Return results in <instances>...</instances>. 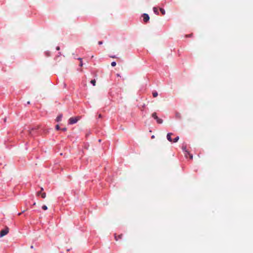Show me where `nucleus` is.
Instances as JSON below:
<instances>
[{
    "label": "nucleus",
    "instance_id": "nucleus-7",
    "mask_svg": "<svg viewBox=\"0 0 253 253\" xmlns=\"http://www.w3.org/2000/svg\"><path fill=\"white\" fill-rule=\"evenodd\" d=\"M153 9L154 12L156 14L158 15L159 14V11H158V8L156 7H154Z\"/></svg>",
    "mask_w": 253,
    "mask_h": 253
},
{
    "label": "nucleus",
    "instance_id": "nucleus-19",
    "mask_svg": "<svg viewBox=\"0 0 253 253\" xmlns=\"http://www.w3.org/2000/svg\"><path fill=\"white\" fill-rule=\"evenodd\" d=\"M35 129V128H33L31 130H29V132H30V133H31L32 131V130H34Z\"/></svg>",
    "mask_w": 253,
    "mask_h": 253
},
{
    "label": "nucleus",
    "instance_id": "nucleus-24",
    "mask_svg": "<svg viewBox=\"0 0 253 253\" xmlns=\"http://www.w3.org/2000/svg\"><path fill=\"white\" fill-rule=\"evenodd\" d=\"M43 190V188L42 187V188H41V191L42 192V191Z\"/></svg>",
    "mask_w": 253,
    "mask_h": 253
},
{
    "label": "nucleus",
    "instance_id": "nucleus-30",
    "mask_svg": "<svg viewBox=\"0 0 253 253\" xmlns=\"http://www.w3.org/2000/svg\"><path fill=\"white\" fill-rule=\"evenodd\" d=\"M27 103H28V104H30V101H28V102H27Z\"/></svg>",
    "mask_w": 253,
    "mask_h": 253
},
{
    "label": "nucleus",
    "instance_id": "nucleus-14",
    "mask_svg": "<svg viewBox=\"0 0 253 253\" xmlns=\"http://www.w3.org/2000/svg\"><path fill=\"white\" fill-rule=\"evenodd\" d=\"M191 154L189 153V152L187 151H185V157H187L188 156H189Z\"/></svg>",
    "mask_w": 253,
    "mask_h": 253
},
{
    "label": "nucleus",
    "instance_id": "nucleus-15",
    "mask_svg": "<svg viewBox=\"0 0 253 253\" xmlns=\"http://www.w3.org/2000/svg\"><path fill=\"white\" fill-rule=\"evenodd\" d=\"M42 209L43 210H46L47 209V207L46 206L43 205V206H42Z\"/></svg>",
    "mask_w": 253,
    "mask_h": 253
},
{
    "label": "nucleus",
    "instance_id": "nucleus-16",
    "mask_svg": "<svg viewBox=\"0 0 253 253\" xmlns=\"http://www.w3.org/2000/svg\"><path fill=\"white\" fill-rule=\"evenodd\" d=\"M56 129L57 130H59V129H60L59 126L58 125H57L56 126Z\"/></svg>",
    "mask_w": 253,
    "mask_h": 253
},
{
    "label": "nucleus",
    "instance_id": "nucleus-3",
    "mask_svg": "<svg viewBox=\"0 0 253 253\" xmlns=\"http://www.w3.org/2000/svg\"><path fill=\"white\" fill-rule=\"evenodd\" d=\"M9 232V229L8 227H6L4 229L2 230L0 232V237H2L6 235Z\"/></svg>",
    "mask_w": 253,
    "mask_h": 253
},
{
    "label": "nucleus",
    "instance_id": "nucleus-33",
    "mask_svg": "<svg viewBox=\"0 0 253 253\" xmlns=\"http://www.w3.org/2000/svg\"><path fill=\"white\" fill-rule=\"evenodd\" d=\"M21 213H19L18 214V215H21Z\"/></svg>",
    "mask_w": 253,
    "mask_h": 253
},
{
    "label": "nucleus",
    "instance_id": "nucleus-10",
    "mask_svg": "<svg viewBox=\"0 0 253 253\" xmlns=\"http://www.w3.org/2000/svg\"><path fill=\"white\" fill-rule=\"evenodd\" d=\"M90 83H91V84H93V85L95 86V84H96V81H95V80H92L90 81Z\"/></svg>",
    "mask_w": 253,
    "mask_h": 253
},
{
    "label": "nucleus",
    "instance_id": "nucleus-18",
    "mask_svg": "<svg viewBox=\"0 0 253 253\" xmlns=\"http://www.w3.org/2000/svg\"><path fill=\"white\" fill-rule=\"evenodd\" d=\"M189 156V157H190V159H193V156H192V155L190 154Z\"/></svg>",
    "mask_w": 253,
    "mask_h": 253
},
{
    "label": "nucleus",
    "instance_id": "nucleus-13",
    "mask_svg": "<svg viewBox=\"0 0 253 253\" xmlns=\"http://www.w3.org/2000/svg\"><path fill=\"white\" fill-rule=\"evenodd\" d=\"M158 94L157 92H153V96L154 97H156L158 96Z\"/></svg>",
    "mask_w": 253,
    "mask_h": 253
},
{
    "label": "nucleus",
    "instance_id": "nucleus-17",
    "mask_svg": "<svg viewBox=\"0 0 253 253\" xmlns=\"http://www.w3.org/2000/svg\"><path fill=\"white\" fill-rule=\"evenodd\" d=\"M42 192L40 191L37 193V196H39L40 195H41Z\"/></svg>",
    "mask_w": 253,
    "mask_h": 253
},
{
    "label": "nucleus",
    "instance_id": "nucleus-11",
    "mask_svg": "<svg viewBox=\"0 0 253 253\" xmlns=\"http://www.w3.org/2000/svg\"><path fill=\"white\" fill-rule=\"evenodd\" d=\"M179 137L178 136H177L176 137H175L173 140H172V142H176L178 140H179Z\"/></svg>",
    "mask_w": 253,
    "mask_h": 253
},
{
    "label": "nucleus",
    "instance_id": "nucleus-12",
    "mask_svg": "<svg viewBox=\"0 0 253 253\" xmlns=\"http://www.w3.org/2000/svg\"><path fill=\"white\" fill-rule=\"evenodd\" d=\"M41 197L42 198H45L46 197V193H42L41 194Z\"/></svg>",
    "mask_w": 253,
    "mask_h": 253
},
{
    "label": "nucleus",
    "instance_id": "nucleus-8",
    "mask_svg": "<svg viewBox=\"0 0 253 253\" xmlns=\"http://www.w3.org/2000/svg\"><path fill=\"white\" fill-rule=\"evenodd\" d=\"M62 117V115H60L58 116L56 118V121L57 122H60L61 120Z\"/></svg>",
    "mask_w": 253,
    "mask_h": 253
},
{
    "label": "nucleus",
    "instance_id": "nucleus-26",
    "mask_svg": "<svg viewBox=\"0 0 253 253\" xmlns=\"http://www.w3.org/2000/svg\"><path fill=\"white\" fill-rule=\"evenodd\" d=\"M82 65H83L82 64H80V67L81 68L82 67Z\"/></svg>",
    "mask_w": 253,
    "mask_h": 253
},
{
    "label": "nucleus",
    "instance_id": "nucleus-22",
    "mask_svg": "<svg viewBox=\"0 0 253 253\" xmlns=\"http://www.w3.org/2000/svg\"><path fill=\"white\" fill-rule=\"evenodd\" d=\"M59 49H60V48H59V46H57V47H56V49H57V50H59Z\"/></svg>",
    "mask_w": 253,
    "mask_h": 253
},
{
    "label": "nucleus",
    "instance_id": "nucleus-29",
    "mask_svg": "<svg viewBox=\"0 0 253 253\" xmlns=\"http://www.w3.org/2000/svg\"><path fill=\"white\" fill-rule=\"evenodd\" d=\"M111 63L114 64V63H116V62L113 61Z\"/></svg>",
    "mask_w": 253,
    "mask_h": 253
},
{
    "label": "nucleus",
    "instance_id": "nucleus-28",
    "mask_svg": "<svg viewBox=\"0 0 253 253\" xmlns=\"http://www.w3.org/2000/svg\"><path fill=\"white\" fill-rule=\"evenodd\" d=\"M79 60H80L81 62H82V58H79Z\"/></svg>",
    "mask_w": 253,
    "mask_h": 253
},
{
    "label": "nucleus",
    "instance_id": "nucleus-27",
    "mask_svg": "<svg viewBox=\"0 0 253 253\" xmlns=\"http://www.w3.org/2000/svg\"><path fill=\"white\" fill-rule=\"evenodd\" d=\"M31 249H33V248H34L33 246H31Z\"/></svg>",
    "mask_w": 253,
    "mask_h": 253
},
{
    "label": "nucleus",
    "instance_id": "nucleus-20",
    "mask_svg": "<svg viewBox=\"0 0 253 253\" xmlns=\"http://www.w3.org/2000/svg\"><path fill=\"white\" fill-rule=\"evenodd\" d=\"M66 129H66V128H65V127L62 128V130H63V131H66Z\"/></svg>",
    "mask_w": 253,
    "mask_h": 253
},
{
    "label": "nucleus",
    "instance_id": "nucleus-1",
    "mask_svg": "<svg viewBox=\"0 0 253 253\" xmlns=\"http://www.w3.org/2000/svg\"><path fill=\"white\" fill-rule=\"evenodd\" d=\"M81 117L80 116L70 118L69 120V123L71 125L74 124L79 121L81 119Z\"/></svg>",
    "mask_w": 253,
    "mask_h": 253
},
{
    "label": "nucleus",
    "instance_id": "nucleus-31",
    "mask_svg": "<svg viewBox=\"0 0 253 253\" xmlns=\"http://www.w3.org/2000/svg\"><path fill=\"white\" fill-rule=\"evenodd\" d=\"M152 137V138H154V135H153V136H152V137Z\"/></svg>",
    "mask_w": 253,
    "mask_h": 253
},
{
    "label": "nucleus",
    "instance_id": "nucleus-32",
    "mask_svg": "<svg viewBox=\"0 0 253 253\" xmlns=\"http://www.w3.org/2000/svg\"><path fill=\"white\" fill-rule=\"evenodd\" d=\"M36 203H34L33 204V205H34V206H35V205H36Z\"/></svg>",
    "mask_w": 253,
    "mask_h": 253
},
{
    "label": "nucleus",
    "instance_id": "nucleus-4",
    "mask_svg": "<svg viewBox=\"0 0 253 253\" xmlns=\"http://www.w3.org/2000/svg\"><path fill=\"white\" fill-rule=\"evenodd\" d=\"M142 17L143 18V21L145 23L147 22L150 19L149 15L146 13L143 14Z\"/></svg>",
    "mask_w": 253,
    "mask_h": 253
},
{
    "label": "nucleus",
    "instance_id": "nucleus-21",
    "mask_svg": "<svg viewBox=\"0 0 253 253\" xmlns=\"http://www.w3.org/2000/svg\"><path fill=\"white\" fill-rule=\"evenodd\" d=\"M98 44H100H100H102V42H101V41H99V42H98Z\"/></svg>",
    "mask_w": 253,
    "mask_h": 253
},
{
    "label": "nucleus",
    "instance_id": "nucleus-5",
    "mask_svg": "<svg viewBox=\"0 0 253 253\" xmlns=\"http://www.w3.org/2000/svg\"><path fill=\"white\" fill-rule=\"evenodd\" d=\"M172 135V133H169L167 134V139L169 141V142H172V138L171 137V136Z\"/></svg>",
    "mask_w": 253,
    "mask_h": 253
},
{
    "label": "nucleus",
    "instance_id": "nucleus-6",
    "mask_svg": "<svg viewBox=\"0 0 253 253\" xmlns=\"http://www.w3.org/2000/svg\"><path fill=\"white\" fill-rule=\"evenodd\" d=\"M123 234L119 235L118 237L116 236V234L115 235V238L116 241H118L119 239H122L123 237Z\"/></svg>",
    "mask_w": 253,
    "mask_h": 253
},
{
    "label": "nucleus",
    "instance_id": "nucleus-25",
    "mask_svg": "<svg viewBox=\"0 0 253 253\" xmlns=\"http://www.w3.org/2000/svg\"><path fill=\"white\" fill-rule=\"evenodd\" d=\"M113 67H114L116 65V64H111Z\"/></svg>",
    "mask_w": 253,
    "mask_h": 253
},
{
    "label": "nucleus",
    "instance_id": "nucleus-23",
    "mask_svg": "<svg viewBox=\"0 0 253 253\" xmlns=\"http://www.w3.org/2000/svg\"><path fill=\"white\" fill-rule=\"evenodd\" d=\"M98 117H99V118H101L102 117L101 115V114L99 115Z\"/></svg>",
    "mask_w": 253,
    "mask_h": 253
},
{
    "label": "nucleus",
    "instance_id": "nucleus-2",
    "mask_svg": "<svg viewBox=\"0 0 253 253\" xmlns=\"http://www.w3.org/2000/svg\"><path fill=\"white\" fill-rule=\"evenodd\" d=\"M152 116L153 118H154V119H155L156 120L158 124H161L163 123V120H162L161 119L157 117L156 113H155V112L153 113L152 114Z\"/></svg>",
    "mask_w": 253,
    "mask_h": 253
},
{
    "label": "nucleus",
    "instance_id": "nucleus-9",
    "mask_svg": "<svg viewBox=\"0 0 253 253\" xmlns=\"http://www.w3.org/2000/svg\"><path fill=\"white\" fill-rule=\"evenodd\" d=\"M160 10L161 12L162 13V14L163 15H165V14L166 12H165V9H163V8H160Z\"/></svg>",
    "mask_w": 253,
    "mask_h": 253
}]
</instances>
